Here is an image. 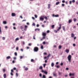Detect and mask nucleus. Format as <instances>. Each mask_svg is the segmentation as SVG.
I'll use <instances>...</instances> for the list:
<instances>
[{
    "instance_id": "1",
    "label": "nucleus",
    "mask_w": 78,
    "mask_h": 78,
    "mask_svg": "<svg viewBox=\"0 0 78 78\" xmlns=\"http://www.w3.org/2000/svg\"><path fill=\"white\" fill-rule=\"evenodd\" d=\"M42 35L43 36V37L42 38V39H41V41H42V40L45 39V37L46 36V35H47V34L43 32L42 33Z\"/></svg>"
},
{
    "instance_id": "2",
    "label": "nucleus",
    "mask_w": 78,
    "mask_h": 78,
    "mask_svg": "<svg viewBox=\"0 0 78 78\" xmlns=\"http://www.w3.org/2000/svg\"><path fill=\"white\" fill-rule=\"evenodd\" d=\"M34 51L37 52V51H38L39 50V48L37 47H35L34 48Z\"/></svg>"
},
{
    "instance_id": "3",
    "label": "nucleus",
    "mask_w": 78,
    "mask_h": 78,
    "mask_svg": "<svg viewBox=\"0 0 78 78\" xmlns=\"http://www.w3.org/2000/svg\"><path fill=\"white\" fill-rule=\"evenodd\" d=\"M71 58H72V56L70 55H69L68 57V59L69 62H70V61H71Z\"/></svg>"
},
{
    "instance_id": "4",
    "label": "nucleus",
    "mask_w": 78,
    "mask_h": 78,
    "mask_svg": "<svg viewBox=\"0 0 78 78\" xmlns=\"http://www.w3.org/2000/svg\"><path fill=\"white\" fill-rule=\"evenodd\" d=\"M62 24H60L59 25V27L58 28V29H57V31H59L61 29V26Z\"/></svg>"
},
{
    "instance_id": "5",
    "label": "nucleus",
    "mask_w": 78,
    "mask_h": 78,
    "mask_svg": "<svg viewBox=\"0 0 78 78\" xmlns=\"http://www.w3.org/2000/svg\"><path fill=\"white\" fill-rule=\"evenodd\" d=\"M41 72H43V73H44L46 74H47L48 73V72L45 71H44L43 70H41Z\"/></svg>"
},
{
    "instance_id": "6",
    "label": "nucleus",
    "mask_w": 78,
    "mask_h": 78,
    "mask_svg": "<svg viewBox=\"0 0 78 78\" xmlns=\"http://www.w3.org/2000/svg\"><path fill=\"white\" fill-rule=\"evenodd\" d=\"M74 75H75V73H69V76H73Z\"/></svg>"
},
{
    "instance_id": "7",
    "label": "nucleus",
    "mask_w": 78,
    "mask_h": 78,
    "mask_svg": "<svg viewBox=\"0 0 78 78\" xmlns=\"http://www.w3.org/2000/svg\"><path fill=\"white\" fill-rule=\"evenodd\" d=\"M16 16V15L15 14V13H12V17H15Z\"/></svg>"
},
{
    "instance_id": "8",
    "label": "nucleus",
    "mask_w": 78,
    "mask_h": 78,
    "mask_svg": "<svg viewBox=\"0 0 78 78\" xmlns=\"http://www.w3.org/2000/svg\"><path fill=\"white\" fill-rule=\"evenodd\" d=\"M44 20V18H42V17H40V20L43 21V20Z\"/></svg>"
},
{
    "instance_id": "9",
    "label": "nucleus",
    "mask_w": 78,
    "mask_h": 78,
    "mask_svg": "<svg viewBox=\"0 0 78 78\" xmlns=\"http://www.w3.org/2000/svg\"><path fill=\"white\" fill-rule=\"evenodd\" d=\"M28 27V26H27V25H25V28L24 29V31H26L27 30V28Z\"/></svg>"
},
{
    "instance_id": "10",
    "label": "nucleus",
    "mask_w": 78,
    "mask_h": 78,
    "mask_svg": "<svg viewBox=\"0 0 78 78\" xmlns=\"http://www.w3.org/2000/svg\"><path fill=\"white\" fill-rule=\"evenodd\" d=\"M52 16L53 17H58V16H59V15H55L54 14H53L52 15Z\"/></svg>"
},
{
    "instance_id": "11",
    "label": "nucleus",
    "mask_w": 78,
    "mask_h": 78,
    "mask_svg": "<svg viewBox=\"0 0 78 78\" xmlns=\"http://www.w3.org/2000/svg\"><path fill=\"white\" fill-rule=\"evenodd\" d=\"M51 6V4H48V9H50V8Z\"/></svg>"
},
{
    "instance_id": "12",
    "label": "nucleus",
    "mask_w": 78,
    "mask_h": 78,
    "mask_svg": "<svg viewBox=\"0 0 78 78\" xmlns=\"http://www.w3.org/2000/svg\"><path fill=\"white\" fill-rule=\"evenodd\" d=\"M66 53H69V50L68 49H66Z\"/></svg>"
},
{
    "instance_id": "13",
    "label": "nucleus",
    "mask_w": 78,
    "mask_h": 78,
    "mask_svg": "<svg viewBox=\"0 0 78 78\" xmlns=\"http://www.w3.org/2000/svg\"><path fill=\"white\" fill-rule=\"evenodd\" d=\"M11 58V56H8L6 57V59H10Z\"/></svg>"
},
{
    "instance_id": "14",
    "label": "nucleus",
    "mask_w": 78,
    "mask_h": 78,
    "mask_svg": "<svg viewBox=\"0 0 78 78\" xmlns=\"http://www.w3.org/2000/svg\"><path fill=\"white\" fill-rule=\"evenodd\" d=\"M75 36V35L73 33L71 34V37H73Z\"/></svg>"
},
{
    "instance_id": "15",
    "label": "nucleus",
    "mask_w": 78,
    "mask_h": 78,
    "mask_svg": "<svg viewBox=\"0 0 78 78\" xmlns=\"http://www.w3.org/2000/svg\"><path fill=\"white\" fill-rule=\"evenodd\" d=\"M43 68V67L42 66H41L39 68V69H40V70H42Z\"/></svg>"
},
{
    "instance_id": "16",
    "label": "nucleus",
    "mask_w": 78,
    "mask_h": 78,
    "mask_svg": "<svg viewBox=\"0 0 78 78\" xmlns=\"http://www.w3.org/2000/svg\"><path fill=\"white\" fill-rule=\"evenodd\" d=\"M62 28H63V30H64V31H66V30H65L66 29H65V27L63 26Z\"/></svg>"
},
{
    "instance_id": "17",
    "label": "nucleus",
    "mask_w": 78,
    "mask_h": 78,
    "mask_svg": "<svg viewBox=\"0 0 78 78\" xmlns=\"http://www.w3.org/2000/svg\"><path fill=\"white\" fill-rule=\"evenodd\" d=\"M39 30H40V29H39V28H36L35 29V30L36 31H39Z\"/></svg>"
},
{
    "instance_id": "18",
    "label": "nucleus",
    "mask_w": 78,
    "mask_h": 78,
    "mask_svg": "<svg viewBox=\"0 0 78 78\" xmlns=\"http://www.w3.org/2000/svg\"><path fill=\"white\" fill-rule=\"evenodd\" d=\"M72 22V20H69V23H71V22Z\"/></svg>"
},
{
    "instance_id": "19",
    "label": "nucleus",
    "mask_w": 78,
    "mask_h": 78,
    "mask_svg": "<svg viewBox=\"0 0 78 78\" xmlns=\"http://www.w3.org/2000/svg\"><path fill=\"white\" fill-rule=\"evenodd\" d=\"M59 3H60L59 2H58L56 3L55 5H59Z\"/></svg>"
},
{
    "instance_id": "20",
    "label": "nucleus",
    "mask_w": 78,
    "mask_h": 78,
    "mask_svg": "<svg viewBox=\"0 0 78 78\" xmlns=\"http://www.w3.org/2000/svg\"><path fill=\"white\" fill-rule=\"evenodd\" d=\"M3 76L4 77H6V74H4Z\"/></svg>"
},
{
    "instance_id": "21",
    "label": "nucleus",
    "mask_w": 78,
    "mask_h": 78,
    "mask_svg": "<svg viewBox=\"0 0 78 78\" xmlns=\"http://www.w3.org/2000/svg\"><path fill=\"white\" fill-rule=\"evenodd\" d=\"M54 64L53 63H52L51 64V67H54Z\"/></svg>"
},
{
    "instance_id": "22",
    "label": "nucleus",
    "mask_w": 78,
    "mask_h": 78,
    "mask_svg": "<svg viewBox=\"0 0 78 78\" xmlns=\"http://www.w3.org/2000/svg\"><path fill=\"white\" fill-rule=\"evenodd\" d=\"M3 23H4V24H6V21H3Z\"/></svg>"
},
{
    "instance_id": "23",
    "label": "nucleus",
    "mask_w": 78,
    "mask_h": 78,
    "mask_svg": "<svg viewBox=\"0 0 78 78\" xmlns=\"http://www.w3.org/2000/svg\"><path fill=\"white\" fill-rule=\"evenodd\" d=\"M53 75L54 76H57V75L56 74H55V73H53Z\"/></svg>"
},
{
    "instance_id": "24",
    "label": "nucleus",
    "mask_w": 78,
    "mask_h": 78,
    "mask_svg": "<svg viewBox=\"0 0 78 78\" xmlns=\"http://www.w3.org/2000/svg\"><path fill=\"white\" fill-rule=\"evenodd\" d=\"M51 27L52 28H55V25H52Z\"/></svg>"
},
{
    "instance_id": "25",
    "label": "nucleus",
    "mask_w": 78,
    "mask_h": 78,
    "mask_svg": "<svg viewBox=\"0 0 78 78\" xmlns=\"http://www.w3.org/2000/svg\"><path fill=\"white\" fill-rule=\"evenodd\" d=\"M54 31L55 33H57L58 32V30H54Z\"/></svg>"
},
{
    "instance_id": "26",
    "label": "nucleus",
    "mask_w": 78,
    "mask_h": 78,
    "mask_svg": "<svg viewBox=\"0 0 78 78\" xmlns=\"http://www.w3.org/2000/svg\"><path fill=\"white\" fill-rule=\"evenodd\" d=\"M31 62H34V60L33 59H31Z\"/></svg>"
},
{
    "instance_id": "27",
    "label": "nucleus",
    "mask_w": 78,
    "mask_h": 78,
    "mask_svg": "<svg viewBox=\"0 0 78 78\" xmlns=\"http://www.w3.org/2000/svg\"><path fill=\"white\" fill-rule=\"evenodd\" d=\"M46 65H47V64H43V66L44 68H45V66H46Z\"/></svg>"
},
{
    "instance_id": "28",
    "label": "nucleus",
    "mask_w": 78,
    "mask_h": 78,
    "mask_svg": "<svg viewBox=\"0 0 78 78\" xmlns=\"http://www.w3.org/2000/svg\"><path fill=\"white\" fill-rule=\"evenodd\" d=\"M43 78H46V76H45V75H43Z\"/></svg>"
},
{
    "instance_id": "29",
    "label": "nucleus",
    "mask_w": 78,
    "mask_h": 78,
    "mask_svg": "<svg viewBox=\"0 0 78 78\" xmlns=\"http://www.w3.org/2000/svg\"><path fill=\"white\" fill-rule=\"evenodd\" d=\"M41 49H44V46L43 45H42L41 47Z\"/></svg>"
},
{
    "instance_id": "30",
    "label": "nucleus",
    "mask_w": 78,
    "mask_h": 78,
    "mask_svg": "<svg viewBox=\"0 0 78 78\" xmlns=\"http://www.w3.org/2000/svg\"><path fill=\"white\" fill-rule=\"evenodd\" d=\"M62 47H61V46L59 45V46L58 48L59 49H61V48Z\"/></svg>"
},
{
    "instance_id": "31",
    "label": "nucleus",
    "mask_w": 78,
    "mask_h": 78,
    "mask_svg": "<svg viewBox=\"0 0 78 78\" xmlns=\"http://www.w3.org/2000/svg\"><path fill=\"white\" fill-rule=\"evenodd\" d=\"M19 38H17L16 39L15 41H19Z\"/></svg>"
},
{
    "instance_id": "32",
    "label": "nucleus",
    "mask_w": 78,
    "mask_h": 78,
    "mask_svg": "<svg viewBox=\"0 0 78 78\" xmlns=\"http://www.w3.org/2000/svg\"><path fill=\"white\" fill-rule=\"evenodd\" d=\"M18 76H19V75H18V73H16V76L17 77H18Z\"/></svg>"
},
{
    "instance_id": "33",
    "label": "nucleus",
    "mask_w": 78,
    "mask_h": 78,
    "mask_svg": "<svg viewBox=\"0 0 78 78\" xmlns=\"http://www.w3.org/2000/svg\"><path fill=\"white\" fill-rule=\"evenodd\" d=\"M28 68H25V70H28Z\"/></svg>"
},
{
    "instance_id": "34",
    "label": "nucleus",
    "mask_w": 78,
    "mask_h": 78,
    "mask_svg": "<svg viewBox=\"0 0 78 78\" xmlns=\"http://www.w3.org/2000/svg\"><path fill=\"white\" fill-rule=\"evenodd\" d=\"M73 20L74 22H76V18H74Z\"/></svg>"
},
{
    "instance_id": "35",
    "label": "nucleus",
    "mask_w": 78,
    "mask_h": 78,
    "mask_svg": "<svg viewBox=\"0 0 78 78\" xmlns=\"http://www.w3.org/2000/svg\"><path fill=\"white\" fill-rule=\"evenodd\" d=\"M10 74L12 75V76H13V73H12V72H11V73H10Z\"/></svg>"
},
{
    "instance_id": "36",
    "label": "nucleus",
    "mask_w": 78,
    "mask_h": 78,
    "mask_svg": "<svg viewBox=\"0 0 78 78\" xmlns=\"http://www.w3.org/2000/svg\"><path fill=\"white\" fill-rule=\"evenodd\" d=\"M69 4L70 5H71V4H72V1H69Z\"/></svg>"
},
{
    "instance_id": "37",
    "label": "nucleus",
    "mask_w": 78,
    "mask_h": 78,
    "mask_svg": "<svg viewBox=\"0 0 78 78\" xmlns=\"http://www.w3.org/2000/svg\"><path fill=\"white\" fill-rule=\"evenodd\" d=\"M44 18H45V19L46 20H47L48 19V18H47V17L46 16H45L44 17Z\"/></svg>"
},
{
    "instance_id": "38",
    "label": "nucleus",
    "mask_w": 78,
    "mask_h": 78,
    "mask_svg": "<svg viewBox=\"0 0 78 78\" xmlns=\"http://www.w3.org/2000/svg\"><path fill=\"white\" fill-rule=\"evenodd\" d=\"M56 67H57V68H59L60 66H59L58 65L56 66Z\"/></svg>"
},
{
    "instance_id": "39",
    "label": "nucleus",
    "mask_w": 78,
    "mask_h": 78,
    "mask_svg": "<svg viewBox=\"0 0 78 78\" xmlns=\"http://www.w3.org/2000/svg\"><path fill=\"white\" fill-rule=\"evenodd\" d=\"M72 2H73V3H75V0H73Z\"/></svg>"
},
{
    "instance_id": "40",
    "label": "nucleus",
    "mask_w": 78,
    "mask_h": 78,
    "mask_svg": "<svg viewBox=\"0 0 78 78\" xmlns=\"http://www.w3.org/2000/svg\"><path fill=\"white\" fill-rule=\"evenodd\" d=\"M32 25H33V26H35V25H36V24H35V23H33L32 24Z\"/></svg>"
},
{
    "instance_id": "41",
    "label": "nucleus",
    "mask_w": 78,
    "mask_h": 78,
    "mask_svg": "<svg viewBox=\"0 0 78 78\" xmlns=\"http://www.w3.org/2000/svg\"><path fill=\"white\" fill-rule=\"evenodd\" d=\"M11 72H13V73H14V70H13V69H12L11 70Z\"/></svg>"
},
{
    "instance_id": "42",
    "label": "nucleus",
    "mask_w": 78,
    "mask_h": 78,
    "mask_svg": "<svg viewBox=\"0 0 78 78\" xmlns=\"http://www.w3.org/2000/svg\"><path fill=\"white\" fill-rule=\"evenodd\" d=\"M20 29H23V26H21Z\"/></svg>"
},
{
    "instance_id": "43",
    "label": "nucleus",
    "mask_w": 78,
    "mask_h": 78,
    "mask_svg": "<svg viewBox=\"0 0 78 78\" xmlns=\"http://www.w3.org/2000/svg\"><path fill=\"white\" fill-rule=\"evenodd\" d=\"M15 56H17V53L16 52L15 53Z\"/></svg>"
},
{
    "instance_id": "44",
    "label": "nucleus",
    "mask_w": 78,
    "mask_h": 78,
    "mask_svg": "<svg viewBox=\"0 0 78 78\" xmlns=\"http://www.w3.org/2000/svg\"><path fill=\"white\" fill-rule=\"evenodd\" d=\"M6 71V70L5 69H3V72H5Z\"/></svg>"
},
{
    "instance_id": "45",
    "label": "nucleus",
    "mask_w": 78,
    "mask_h": 78,
    "mask_svg": "<svg viewBox=\"0 0 78 78\" xmlns=\"http://www.w3.org/2000/svg\"><path fill=\"white\" fill-rule=\"evenodd\" d=\"M62 6H65V4H62Z\"/></svg>"
},
{
    "instance_id": "46",
    "label": "nucleus",
    "mask_w": 78,
    "mask_h": 78,
    "mask_svg": "<svg viewBox=\"0 0 78 78\" xmlns=\"http://www.w3.org/2000/svg\"><path fill=\"white\" fill-rule=\"evenodd\" d=\"M3 40H5V37H2Z\"/></svg>"
},
{
    "instance_id": "47",
    "label": "nucleus",
    "mask_w": 78,
    "mask_h": 78,
    "mask_svg": "<svg viewBox=\"0 0 78 78\" xmlns=\"http://www.w3.org/2000/svg\"><path fill=\"white\" fill-rule=\"evenodd\" d=\"M33 39L35 40L36 39V38H35V36H33Z\"/></svg>"
},
{
    "instance_id": "48",
    "label": "nucleus",
    "mask_w": 78,
    "mask_h": 78,
    "mask_svg": "<svg viewBox=\"0 0 78 78\" xmlns=\"http://www.w3.org/2000/svg\"><path fill=\"white\" fill-rule=\"evenodd\" d=\"M50 54H49L47 56V57L48 58V57H50Z\"/></svg>"
},
{
    "instance_id": "49",
    "label": "nucleus",
    "mask_w": 78,
    "mask_h": 78,
    "mask_svg": "<svg viewBox=\"0 0 78 78\" xmlns=\"http://www.w3.org/2000/svg\"><path fill=\"white\" fill-rule=\"evenodd\" d=\"M50 33V31L49 30H48L47 31V33Z\"/></svg>"
},
{
    "instance_id": "50",
    "label": "nucleus",
    "mask_w": 78,
    "mask_h": 78,
    "mask_svg": "<svg viewBox=\"0 0 78 78\" xmlns=\"http://www.w3.org/2000/svg\"><path fill=\"white\" fill-rule=\"evenodd\" d=\"M13 70H16V68H15V67H14V68H13Z\"/></svg>"
},
{
    "instance_id": "51",
    "label": "nucleus",
    "mask_w": 78,
    "mask_h": 78,
    "mask_svg": "<svg viewBox=\"0 0 78 78\" xmlns=\"http://www.w3.org/2000/svg\"><path fill=\"white\" fill-rule=\"evenodd\" d=\"M23 58V57H22V56H20V59H22Z\"/></svg>"
},
{
    "instance_id": "52",
    "label": "nucleus",
    "mask_w": 78,
    "mask_h": 78,
    "mask_svg": "<svg viewBox=\"0 0 78 78\" xmlns=\"http://www.w3.org/2000/svg\"><path fill=\"white\" fill-rule=\"evenodd\" d=\"M35 18H37V16L36 15H35Z\"/></svg>"
},
{
    "instance_id": "53",
    "label": "nucleus",
    "mask_w": 78,
    "mask_h": 78,
    "mask_svg": "<svg viewBox=\"0 0 78 78\" xmlns=\"http://www.w3.org/2000/svg\"><path fill=\"white\" fill-rule=\"evenodd\" d=\"M62 3H65V0H63V1H62Z\"/></svg>"
},
{
    "instance_id": "54",
    "label": "nucleus",
    "mask_w": 78,
    "mask_h": 78,
    "mask_svg": "<svg viewBox=\"0 0 78 78\" xmlns=\"http://www.w3.org/2000/svg\"><path fill=\"white\" fill-rule=\"evenodd\" d=\"M13 29H14V30H16V27H13Z\"/></svg>"
},
{
    "instance_id": "55",
    "label": "nucleus",
    "mask_w": 78,
    "mask_h": 78,
    "mask_svg": "<svg viewBox=\"0 0 78 78\" xmlns=\"http://www.w3.org/2000/svg\"><path fill=\"white\" fill-rule=\"evenodd\" d=\"M73 45L74 46V47H75V46H76V44H73Z\"/></svg>"
},
{
    "instance_id": "56",
    "label": "nucleus",
    "mask_w": 78,
    "mask_h": 78,
    "mask_svg": "<svg viewBox=\"0 0 78 78\" xmlns=\"http://www.w3.org/2000/svg\"><path fill=\"white\" fill-rule=\"evenodd\" d=\"M12 63H15V61H14V60H13L12 61Z\"/></svg>"
},
{
    "instance_id": "57",
    "label": "nucleus",
    "mask_w": 78,
    "mask_h": 78,
    "mask_svg": "<svg viewBox=\"0 0 78 78\" xmlns=\"http://www.w3.org/2000/svg\"><path fill=\"white\" fill-rule=\"evenodd\" d=\"M37 27H39V25L37 24Z\"/></svg>"
},
{
    "instance_id": "58",
    "label": "nucleus",
    "mask_w": 78,
    "mask_h": 78,
    "mask_svg": "<svg viewBox=\"0 0 78 78\" xmlns=\"http://www.w3.org/2000/svg\"><path fill=\"white\" fill-rule=\"evenodd\" d=\"M47 53L46 52H44V55H47Z\"/></svg>"
},
{
    "instance_id": "59",
    "label": "nucleus",
    "mask_w": 78,
    "mask_h": 78,
    "mask_svg": "<svg viewBox=\"0 0 78 78\" xmlns=\"http://www.w3.org/2000/svg\"><path fill=\"white\" fill-rule=\"evenodd\" d=\"M59 64V62H56V65H57V64Z\"/></svg>"
},
{
    "instance_id": "60",
    "label": "nucleus",
    "mask_w": 78,
    "mask_h": 78,
    "mask_svg": "<svg viewBox=\"0 0 78 78\" xmlns=\"http://www.w3.org/2000/svg\"><path fill=\"white\" fill-rule=\"evenodd\" d=\"M28 45L29 46H31V43H29V44H28Z\"/></svg>"
},
{
    "instance_id": "61",
    "label": "nucleus",
    "mask_w": 78,
    "mask_h": 78,
    "mask_svg": "<svg viewBox=\"0 0 78 78\" xmlns=\"http://www.w3.org/2000/svg\"><path fill=\"white\" fill-rule=\"evenodd\" d=\"M61 66H63V63H61L60 64Z\"/></svg>"
},
{
    "instance_id": "62",
    "label": "nucleus",
    "mask_w": 78,
    "mask_h": 78,
    "mask_svg": "<svg viewBox=\"0 0 78 78\" xmlns=\"http://www.w3.org/2000/svg\"><path fill=\"white\" fill-rule=\"evenodd\" d=\"M58 75H61V73L60 72H58Z\"/></svg>"
},
{
    "instance_id": "63",
    "label": "nucleus",
    "mask_w": 78,
    "mask_h": 78,
    "mask_svg": "<svg viewBox=\"0 0 78 78\" xmlns=\"http://www.w3.org/2000/svg\"><path fill=\"white\" fill-rule=\"evenodd\" d=\"M69 68H66V70H69Z\"/></svg>"
},
{
    "instance_id": "64",
    "label": "nucleus",
    "mask_w": 78,
    "mask_h": 78,
    "mask_svg": "<svg viewBox=\"0 0 78 78\" xmlns=\"http://www.w3.org/2000/svg\"><path fill=\"white\" fill-rule=\"evenodd\" d=\"M40 76H42V74L41 73H40L39 75Z\"/></svg>"
}]
</instances>
